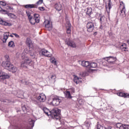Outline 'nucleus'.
Masks as SVG:
<instances>
[{"label": "nucleus", "instance_id": "f257e3e1", "mask_svg": "<svg viewBox=\"0 0 129 129\" xmlns=\"http://www.w3.org/2000/svg\"><path fill=\"white\" fill-rule=\"evenodd\" d=\"M46 100V96L44 94H40L32 99V103L41 107V102H44Z\"/></svg>", "mask_w": 129, "mask_h": 129}, {"label": "nucleus", "instance_id": "f03ea898", "mask_svg": "<svg viewBox=\"0 0 129 129\" xmlns=\"http://www.w3.org/2000/svg\"><path fill=\"white\" fill-rule=\"evenodd\" d=\"M23 61L21 63L22 67H27V65H30V63H32V60L29 58L27 56L22 55Z\"/></svg>", "mask_w": 129, "mask_h": 129}, {"label": "nucleus", "instance_id": "7ed1b4c3", "mask_svg": "<svg viewBox=\"0 0 129 129\" xmlns=\"http://www.w3.org/2000/svg\"><path fill=\"white\" fill-rule=\"evenodd\" d=\"M120 8H122L120 11V16L122 18H124L125 17V4L122 1L120 2Z\"/></svg>", "mask_w": 129, "mask_h": 129}, {"label": "nucleus", "instance_id": "20e7f679", "mask_svg": "<svg viewBox=\"0 0 129 129\" xmlns=\"http://www.w3.org/2000/svg\"><path fill=\"white\" fill-rule=\"evenodd\" d=\"M86 28L87 32H89V33L93 32L94 30V23L92 22H88L86 24Z\"/></svg>", "mask_w": 129, "mask_h": 129}, {"label": "nucleus", "instance_id": "39448f33", "mask_svg": "<svg viewBox=\"0 0 129 129\" xmlns=\"http://www.w3.org/2000/svg\"><path fill=\"white\" fill-rule=\"evenodd\" d=\"M61 102V100L58 97H55L52 99V101L50 102V105L53 106H58Z\"/></svg>", "mask_w": 129, "mask_h": 129}, {"label": "nucleus", "instance_id": "423d86ee", "mask_svg": "<svg viewBox=\"0 0 129 129\" xmlns=\"http://www.w3.org/2000/svg\"><path fill=\"white\" fill-rule=\"evenodd\" d=\"M45 28L48 29V31H51L52 30V23L49 20H45L44 22Z\"/></svg>", "mask_w": 129, "mask_h": 129}, {"label": "nucleus", "instance_id": "0eeeda50", "mask_svg": "<svg viewBox=\"0 0 129 129\" xmlns=\"http://www.w3.org/2000/svg\"><path fill=\"white\" fill-rule=\"evenodd\" d=\"M66 43L68 46L72 47V48H76V44L70 39H66Z\"/></svg>", "mask_w": 129, "mask_h": 129}, {"label": "nucleus", "instance_id": "6e6552de", "mask_svg": "<svg viewBox=\"0 0 129 129\" xmlns=\"http://www.w3.org/2000/svg\"><path fill=\"white\" fill-rule=\"evenodd\" d=\"M116 126L119 129H129V125L121 124V123H117L116 124Z\"/></svg>", "mask_w": 129, "mask_h": 129}, {"label": "nucleus", "instance_id": "1a4fd4ad", "mask_svg": "<svg viewBox=\"0 0 129 129\" xmlns=\"http://www.w3.org/2000/svg\"><path fill=\"white\" fill-rule=\"evenodd\" d=\"M60 112H61V110L57 108H54L50 111V113L52 116L57 115V114H60Z\"/></svg>", "mask_w": 129, "mask_h": 129}, {"label": "nucleus", "instance_id": "9d476101", "mask_svg": "<svg viewBox=\"0 0 129 129\" xmlns=\"http://www.w3.org/2000/svg\"><path fill=\"white\" fill-rule=\"evenodd\" d=\"M10 78V76L6 73H0V81H4L6 79Z\"/></svg>", "mask_w": 129, "mask_h": 129}, {"label": "nucleus", "instance_id": "9b49d317", "mask_svg": "<svg viewBox=\"0 0 129 129\" xmlns=\"http://www.w3.org/2000/svg\"><path fill=\"white\" fill-rule=\"evenodd\" d=\"M103 59L109 63H113L114 61H116V57L110 56L109 57H104Z\"/></svg>", "mask_w": 129, "mask_h": 129}, {"label": "nucleus", "instance_id": "f8f14e48", "mask_svg": "<svg viewBox=\"0 0 129 129\" xmlns=\"http://www.w3.org/2000/svg\"><path fill=\"white\" fill-rule=\"evenodd\" d=\"M41 53L42 55L44 56H45L46 57H51L52 56V54L50 53L48 50L43 49L41 50Z\"/></svg>", "mask_w": 129, "mask_h": 129}, {"label": "nucleus", "instance_id": "ddd939ff", "mask_svg": "<svg viewBox=\"0 0 129 129\" xmlns=\"http://www.w3.org/2000/svg\"><path fill=\"white\" fill-rule=\"evenodd\" d=\"M11 65V61H4L2 63V66L4 67V68H6V69H7V70H9Z\"/></svg>", "mask_w": 129, "mask_h": 129}, {"label": "nucleus", "instance_id": "4468645a", "mask_svg": "<svg viewBox=\"0 0 129 129\" xmlns=\"http://www.w3.org/2000/svg\"><path fill=\"white\" fill-rule=\"evenodd\" d=\"M117 95H118V96H120L121 97H124V98H129L128 93L118 92L117 93Z\"/></svg>", "mask_w": 129, "mask_h": 129}, {"label": "nucleus", "instance_id": "2eb2a0df", "mask_svg": "<svg viewBox=\"0 0 129 129\" xmlns=\"http://www.w3.org/2000/svg\"><path fill=\"white\" fill-rule=\"evenodd\" d=\"M0 25H3V26H8V27H11L12 26V23H9L7 21H5L0 18Z\"/></svg>", "mask_w": 129, "mask_h": 129}, {"label": "nucleus", "instance_id": "dca6fc26", "mask_svg": "<svg viewBox=\"0 0 129 129\" xmlns=\"http://www.w3.org/2000/svg\"><path fill=\"white\" fill-rule=\"evenodd\" d=\"M18 69L17 67L14 66V65L11 64L10 66V67L8 69V71H10L11 72H13V73H16V71H17Z\"/></svg>", "mask_w": 129, "mask_h": 129}, {"label": "nucleus", "instance_id": "f3484780", "mask_svg": "<svg viewBox=\"0 0 129 129\" xmlns=\"http://www.w3.org/2000/svg\"><path fill=\"white\" fill-rule=\"evenodd\" d=\"M9 37H10V32H5L3 40V43H6L7 40L9 39Z\"/></svg>", "mask_w": 129, "mask_h": 129}, {"label": "nucleus", "instance_id": "a211bd4d", "mask_svg": "<svg viewBox=\"0 0 129 129\" xmlns=\"http://www.w3.org/2000/svg\"><path fill=\"white\" fill-rule=\"evenodd\" d=\"M25 9H34L37 8V6L34 4H27L24 6Z\"/></svg>", "mask_w": 129, "mask_h": 129}, {"label": "nucleus", "instance_id": "6ab92c4d", "mask_svg": "<svg viewBox=\"0 0 129 129\" xmlns=\"http://www.w3.org/2000/svg\"><path fill=\"white\" fill-rule=\"evenodd\" d=\"M67 25H68V26H67V33L70 34H71V24H70V22H67Z\"/></svg>", "mask_w": 129, "mask_h": 129}, {"label": "nucleus", "instance_id": "aec40b11", "mask_svg": "<svg viewBox=\"0 0 129 129\" xmlns=\"http://www.w3.org/2000/svg\"><path fill=\"white\" fill-rule=\"evenodd\" d=\"M81 65L83 67H88L90 65V62L88 61L83 60L81 61Z\"/></svg>", "mask_w": 129, "mask_h": 129}, {"label": "nucleus", "instance_id": "412c9836", "mask_svg": "<svg viewBox=\"0 0 129 129\" xmlns=\"http://www.w3.org/2000/svg\"><path fill=\"white\" fill-rule=\"evenodd\" d=\"M54 7L55 9V10H56V11H58V12H60V11L62 10V5H61V4H60L56 3L54 5Z\"/></svg>", "mask_w": 129, "mask_h": 129}, {"label": "nucleus", "instance_id": "4be33fe9", "mask_svg": "<svg viewBox=\"0 0 129 129\" xmlns=\"http://www.w3.org/2000/svg\"><path fill=\"white\" fill-rule=\"evenodd\" d=\"M108 8L106 7V9L107 14H109L110 12V9H111V0H108Z\"/></svg>", "mask_w": 129, "mask_h": 129}, {"label": "nucleus", "instance_id": "5701e85b", "mask_svg": "<svg viewBox=\"0 0 129 129\" xmlns=\"http://www.w3.org/2000/svg\"><path fill=\"white\" fill-rule=\"evenodd\" d=\"M66 98L71 99L72 96H71V94L69 91H67L64 92Z\"/></svg>", "mask_w": 129, "mask_h": 129}, {"label": "nucleus", "instance_id": "b1692460", "mask_svg": "<svg viewBox=\"0 0 129 129\" xmlns=\"http://www.w3.org/2000/svg\"><path fill=\"white\" fill-rule=\"evenodd\" d=\"M91 125V123L89 122H85V124L84 125V127L85 129H89V127H90Z\"/></svg>", "mask_w": 129, "mask_h": 129}, {"label": "nucleus", "instance_id": "393cba45", "mask_svg": "<svg viewBox=\"0 0 129 129\" xmlns=\"http://www.w3.org/2000/svg\"><path fill=\"white\" fill-rule=\"evenodd\" d=\"M120 49L122 50V51H126L127 48H126V44L125 43H122L120 46Z\"/></svg>", "mask_w": 129, "mask_h": 129}, {"label": "nucleus", "instance_id": "a878e982", "mask_svg": "<svg viewBox=\"0 0 129 129\" xmlns=\"http://www.w3.org/2000/svg\"><path fill=\"white\" fill-rule=\"evenodd\" d=\"M89 66L90 68H96L97 67V63L96 62H91L90 63Z\"/></svg>", "mask_w": 129, "mask_h": 129}, {"label": "nucleus", "instance_id": "bb28decb", "mask_svg": "<svg viewBox=\"0 0 129 129\" xmlns=\"http://www.w3.org/2000/svg\"><path fill=\"white\" fill-rule=\"evenodd\" d=\"M29 54L31 57L32 58V59H35V58H36V52L34 51H30L29 52Z\"/></svg>", "mask_w": 129, "mask_h": 129}, {"label": "nucleus", "instance_id": "cd10ccee", "mask_svg": "<svg viewBox=\"0 0 129 129\" xmlns=\"http://www.w3.org/2000/svg\"><path fill=\"white\" fill-rule=\"evenodd\" d=\"M26 44L27 45H28V46L29 47H30V46H31V44H32V40H31V39L27 38L26 39Z\"/></svg>", "mask_w": 129, "mask_h": 129}, {"label": "nucleus", "instance_id": "c85d7f7f", "mask_svg": "<svg viewBox=\"0 0 129 129\" xmlns=\"http://www.w3.org/2000/svg\"><path fill=\"white\" fill-rule=\"evenodd\" d=\"M91 13H92V9L91 8H87L86 14L88 15V16H91Z\"/></svg>", "mask_w": 129, "mask_h": 129}, {"label": "nucleus", "instance_id": "c756f323", "mask_svg": "<svg viewBox=\"0 0 129 129\" xmlns=\"http://www.w3.org/2000/svg\"><path fill=\"white\" fill-rule=\"evenodd\" d=\"M29 20L31 25H35V24H36V21L35 20V18H33V17H31V19H29Z\"/></svg>", "mask_w": 129, "mask_h": 129}, {"label": "nucleus", "instance_id": "7c9ffc66", "mask_svg": "<svg viewBox=\"0 0 129 129\" xmlns=\"http://www.w3.org/2000/svg\"><path fill=\"white\" fill-rule=\"evenodd\" d=\"M29 121V124L30 126H31L32 128H33V127L35 124V121H34V120L33 119H30Z\"/></svg>", "mask_w": 129, "mask_h": 129}, {"label": "nucleus", "instance_id": "2f4dec72", "mask_svg": "<svg viewBox=\"0 0 129 129\" xmlns=\"http://www.w3.org/2000/svg\"><path fill=\"white\" fill-rule=\"evenodd\" d=\"M50 61L52 64H54V65H57V61H56V59H55L54 57H51L50 58Z\"/></svg>", "mask_w": 129, "mask_h": 129}, {"label": "nucleus", "instance_id": "473e14b6", "mask_svg": "<svg viewBox=\"0 0 129 129\" xmlns=\"http://www.w3.org/2000/svg\"><path fill=\"white\" fill-rule=\"evenodd\" d=\"M0 101H2V102H5L6 103H10L11 102V100H10L2 98H0Z\"/></svg>", "mask_w": 129, "mask_h": 129}, {"label": "nucleus", "instance_id": "72a5a7b5", "mask_svg": "<svg viewBox=\"0 0 129 129\" xmlns=\"http://www.w3.org/2000/svg\"><path fill=\"white\" fill-rule=\"evenodd\" d=\"M26 15L28 17V20L30 19H32V18H33V16H31V15L32 13H31V12L30 11H26Z\"/></svg>", "mask_w": 129, "mask_h": 129}, {"label": "nucleus", "instance_id": "f704fd0d", "mask_svg": "<svg viewBox=\"0 0 129 129\" xmlns=\"http://www.w3.org/2000/svg\"><path fill=\"white\" fill-rule=\"evenodd\" d=\"M0 14H3V15H8L9 14L8 13V11H7L3 9V8H1V10L0 11Z\"/></svg>", "mask_w": 129, "mask_h": 129}, {"label": "nucleus", "instance_id": "c9c22d12", "mask_svg": "<svg viewBox=\"0 0 129 129\" xmlns=\"http://www.w3.org/2000/svg\"><path fill=\"white\" fill-rule=\"evenodd\" d=\"M8 16H9L10 19H15L16 18V15L12 13H8Z\"/></svg>", "mask_w": 129, "mask_h": 129}, {"label": "nucleus", "instance_id": "e433bc0d", "mask_svg": "<svg viewBox=\"0 0 129 129\" xmlns=\"http://www.w3.org/2000/svg\"><path fill=\"white\" fill-rule=\"evenodd\" d=\"M8 46L9 47H15V43H14V41H10L9 42Z\"/></svg>", "mask_w": 129, "mask_h": 129}, {"label": "nucleus", "instance_id": "4c0bfd02", "mask_svg": "<svg viewBox=\"0 0 129 129\" xmlns=\"http://www.w3.org/2000/svg\"><path fill=\"white\" fill-rule=\"evenodd\" d=\"M22 108L23 111H27L28 109H29V107L26 105H24L23 106H22Z\"/></svg>", "mask_w": 129, "mask_h": 129}, {"label": "nucleus", "instance_id": "58836bf2", "mask_svg": "<svg viewBox=\"0 0 129 129\" xmlns=\"http://www.w3.org/2000/svg\"><path fill=\"white\" fill-rule=\"evenodd\" d=\"M97 129H106V128L105 127V126H103V125H101L100 124H98L97 125Z\"/></svg>", "mask_w": 129, "mask_h": 129}, {"label": "nucleus", "instance_id": "ea45409f", "mask_svg": "<svg viewBox=\"0 0 129 129\" xmlns=\"http://www.w3.org/2000/svg\"><path fill=\"white\" fill-rule=\"evenodd\" d=\"M5 61L11 62V60L10 59V56H9L8 55H6L5 56Z\"/></svg>", "mask_w": 129, "mask_h": 129}, {"label": "nucleus", "instance_id": "a19ab883", "mask_svg": "<svg viewBox=\"0 0 129 129\" xmlns=\"http://www.w3.org/2000/svg\"><path fill=\"white\" fill-rule=\"evenodd\" d=\"M43 4V0H39L37 3L36 5H42Z\"/></svg>", "mask_w": 129, "mask_h": 129}, {"label": "nucleus", "instance_id": "79ce46f5", "mask_svg": "<svg viewBox=\"0 0 129 129\" xmlns=\"http://www.w3.org/2000/svg\"><path fill=\"white\" fill-rule=\"evenodd\" d=\"M0 5H1V6H3L4 7H5V6H7V3H6V2L1 1Z\"/></svg>", "mask_w": 129, "mask_h": 129}, {"label": "nucleus", "instance_id": "37998d69", "mask_svg": "<svg viewBox=\"0 0 129 129\" xmlns=\"http://www.w3.org/2000/svg\"><path fill=\"white\" fill-rule=\"evenodd\" d=\"M50 78L52 80H55L56 79V75H52L51 76Z\"/></svg>", "mask_w": 129, "mask_h": 129}, {"label": "nucleus", "instance_id": "c03bdc74", "mask_svg": "<svg viewBox=\"0 0 129 129\" xmlns=\"http://www.w3.org/2000/svg\"><path fill=\"white\" fill-rule=\"evenodd\" d=\"M34 17L33 19H38L40 17V15L39 14H34Z\"/></svg>", "mask_w": 129, "mask_h": 129}, {"label": "nucleus", "instance_id": "a18cd8bd", "mask_svg": "<svg viewBox=\"0 0 129 129\" xmlns=\"http://www.w3.org/2000/svg\"><path fill=\"white\" fill-rule=\"evenodd\" d=\"M53 116L56 118V119H59L60 118V116H59V114L54 115Z\"/></svg>", "mask_w": 129, "mask_h": 129}, {"label": "nucleus", "instance_id": "49530a36", "mask_svg": "<svg viewBox=\"0 0 129 129\" xmlns=\"http://www.w3.org/2000/svg\"><path fill=\"white\" fill-rule=\"evenodd\" d=\"M38 10H39V11H45V8L43 7H39L38 8Z\"/></svg>", "mask_w": 129, "mask_h": 129}, {"label": "nucleus", "instance_id": "de8ad7c7", "mask_svg": "<svg viewBox=\"0 0 129 129\" xmlns=\"http://www.w3.org/2000/svg\"><path fill=\"white\" fill-rule=\"evenodd\" d=\"M46 110H48V109H45V108L43 109L44 113H45V114H46V115H49V113H48V112L46 111Z\"/></svg>", "mask_w": 129, "mask_h": 129}, {"label": "nucleus", "instance_id": "09e8293b", "mask_svg": "<svg viewBox=\"0 0 129 129\" xmlns=\"http://www.w3.org/2000/svg\"><path fill=\"white\" fill-rule=\"evenodd\" d=\"M35 20V23H39L40 22V18H34Z\"/></svg>", "mask_w": 129, "mask_h": 129}, {"label": "nucleus", "instance_id": "8fccbe9b", "mask_svg": "<svg viewBox=\"0 0 129 129\" xmlns=\"http://www.w3.org/2000/svg\"><path fill=\"white\" fill-rule=\"evenodd\" d=\"M104 20V17L101 16L100 18V22H103V20Z\"/></svg>", "mask_w": 129, "mask_h": 129}, {"label": "nucleus", "instance_id": "3c124183", "mask_svg": "<svg viewBox=\"0 0 129 129\" xmlns=\"http://www.w3.org/2000/svg\"><path fill=\"white\" fill-rule=\"evenodd\" d=\"M13 35H14L16 38H20V36L17 33H13Z\"/></svg>", "mask_w": 129, "mask_h": 129}, {"label": "nucleus", "instance_id": "603ef678", "mask_svg": "<svg viewBox=\"0 0 129 129\" xmlns=\"http://www.w3.org/2000/svg\"><path fill=\"white\" fill-rule=\"evenodd\" d=\"M74 80H79V78L77 76H75Z\"/></svg>", "mask_w": 129, "mask_h": 129}, {"label": "nucleus", "instance_id": "864d4df0", "mask_svg": "<svg viewBox=\"0 0 129 129\" xmlns=\"http://www.w3.org/2000/svg\"><path fill=\"white\" fill-rule=\"evenodd\" d=\"M79 80H74V81L76 84H78V81Z\"/></svg>", "mask_w": 129, "mask_h": 129}, {"label": "nucleus", "instance_id": "5fc2aeb1", "mask_svg": "<svg viewBox=\"0 0 129 129\" xmlns=\"http://www.w3.org/2000/svg\"><path fill=\"white\" fill-rule=\"evenodd\" d=\"M75 92V90L74 89H72V93H74Z\"/></svg>", "mask_w": 129, "mask_h": 129}, {"label": "nucleus", "instance_id": "6e6d98bb", "mask_svg": "<svg viewBox=\"0 0 129 129\" xmlns=\"http://www.w3.org/2000/svg\"><path fill=\"white\" fill-rule=\"evenodd\" d=\"M106 129H111V126H108L107 128H106Z\"/></svg>", "mask_w": 129, "mask_h": 129}, {"label": "nucleus", "instance_id": "4d7b16f0", "mask_svg": "<svg viewBox=\"0 0 129 129\" xmlns=\"http://www.w3.org/2000/svg\"><path fill=\"white\" fill-rule=\"evenodd\" d=\"M94 35H97V32H94Z\"/></svg>", "mask_w": 129, "mask_h": 129}, {"label": "nucleus", "instance_id": "13d9d810", "mask_svg": "<svg viewBox=\"0 0 129 129\" xmlns=\"http://www.w3.org/2000/svg\"><path fill=\"white\" fill-rule=\"evenodd\" d=\"M10 36L11 37V38H14V36L13 35H10Z\"/></svg>", "mask_w": 129, "mask_h": 129}, {"label": "nucleus", "instance_id": "bf43d9fd", "mask_svg": "<svg viewBox=\"0 0 129 129\" xmlns=\"http://www.w3.org/2000/svg\"><path fill=\"white\" fill-rule=\"evenodd\" d=\"M82 102V100H80L79 101V103H80V102Z\"/></svg>", "mask_w": 129, "mask_h": 129}, {"label": "nucleus", "instance_id": "052dcab7", "mask_svg": "<svg viewBox=\"0 0 129 129\" xmlns=\"http://www.w3.org/2000/svg\"><path fill=\"white\" fill-rule=\"evenodd\" d=\"M100 29H102V25L100 27Z\"/></svg>", "mask_w": 129, "mask_h": 129}, {"label": "nucleus", "instance_id": "680f3d73", "mask_svg": "<svg viewBox=\"0 0 129 129\" xmlns=\"http://www.w3.org/2000/svg\"><path fill=\"white\" fill-rule=\"evenodd\" d=\"M2 11V7L0 6V12Z\"/></svg>", "mask_w": 129, "mask_h": 129}]
</instances>
